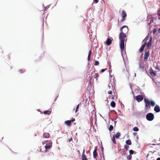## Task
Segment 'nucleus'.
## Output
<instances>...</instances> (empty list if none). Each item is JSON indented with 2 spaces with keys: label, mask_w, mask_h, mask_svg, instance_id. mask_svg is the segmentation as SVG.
<instances>
[{
  "label": "nucleus",
  "mask_w": 160,
  "mask_h": 160,
  "mask_svg": "<svg viewBox=\"0 0 160 160\" xmlns=\"http://www.w3.org/2000/svg\"><path fill=\"white\" fill-rule=\"evenodd\" d=\"M139 67L140 68L142 71H144V66L143 62L141 61H139Z\"/></svg>",
  "instance_id": "9d476101"
},
{
  "label": "nucleus",
  "mask_w": 160,
  "mask_h": 160,
  "mask_svg": "<svg viewBox=\"0 0 160 160\" xmlns=\"http://www.w3.org/2000/svg\"><path fill=\"white\" fill-rule=\"evenodd\" d=\"M112 121L114 123V124L115 125V124L116 123V121L113 120V121Z\"/></svg>",
  "instance_id": "5fc2aeb1"
},
{
  "label": "nucleus",
  "mask_w": 160,
  "mask_h": 160,
  "mask_svg": "<svg viewBox=\"0 0 160 160\" xmlns=\"http://www.w3.org/2000/svg\"><path fill=\"white\" fill-rule=\"evenodd\" d=\"M112 139L113 142L114 144H116V141L115 140V137H114V136H113Z\"/></svg>",
  "instance_id": "b1692460"
},
{
  "label": "nucleus",
  "mask_w": 160,
  "mask_h": 160,
  "mask_svg": "<svg viewBox=\"0 0 160 160\" xmlns=\"http://www.w3.org/2000/svg\"><path fill=\"white\" fill-rule=\"evenodd\" d=\"M113 128V126L112 125H110L109 128H108V129L109 131H112Z\"/></svg>",
  "instance_id": "c85d7f7f"
},
{
  "label": "nucleus",
  "mask_w": 160,
  "mask_h": 160,
  "mask_svg": "<svg viewBox=\"0 0 160 160\" xmlns=\"http://www.w3.org/2000/svg\"><path fill=\"white\" fill-rule=\"evenodd\" d=\"M85 149H84L83 150V152H82V156H83V155H86L85 154Z\"/></svg>",
  "instance_id": "a18cd8bd"
},
{
  "label": "nucleus",
  "mask_w": 160,
  "mask_h": 160,
  "mask_svg": "<svg viewBox=\"0 0 160 160\" xmlns=\"http://www.w3.org/2000/svg\"><path fill=\"white\" fill-rule=\"evenodd\" d=\"M133 130L135 131H139V129L137 127H134L133 129Z\"/></svg>",
  "instance_id": "7c9ffc66"
},
{
  "label": "nucleus",
  "mask_w": 160,
  "mask_h": 160,
  "mask_svg": "<svg viewBox=\"0 0 160 160\" xmlns=\"http://www.w3.org/2000/svg\"><path fill=\"white\" fill-rule=\"evenodd\" d=\"M114 96H112V97H111V99H114Z\"/></svg>",
  "instance_id": "4d7b16f0"
},
{
  "label": "nucleus",
  "mask_w": 160,
  "mask_h": 160,
  "mask_svg": "<svg viewBox=\"0 0 160 160\" xmlns=\"http://www.w3.org/2000/svg\"><path fill=\"white\" fill-rule=\"evenodd\" d=\"M119 101V102H121V106L122 107V102H120V101Z\"/></svg>",
  "instance_id": "338daca9"
},
{
  "label": "nucleus",
  "mask_w": 160,
  "mask_h": 160,
  "mask_svg": "<svg viewBox=\"0 0 160 160\" xmlns=\"http://www.w3.org/2000/svg\"><path fill=\"white\" fill-rule=\"evenodd\" d=\"M112 92L111 90H110L108 92V94H112Z\"/></svg>",
  "instance_id": "c03bdc74"
},
{
  "label": "nucleus",
  "mask_w": 160,
  "mask_h": 160,
  "mask_svg": "<svg viewBox=\"0 0 160 160\" xmlns=\"http://www.w3.org/2000/svg\"><path fill=\"white\" fill-rule=\"evenodd\" d=\"M150 55V53L149 51L146 52H145L144 55V59L147 60L148 59Z\"/></svg>",
  "instance_id": "ddd939ff"
},
{
  "label": "nucleus",
  "mask_w": 160,
  "mask_h": 160,
  "mask_svg": "<svg viewBox=\"0 0 160 160\" xmlns=\"http://www.w3.org/2000/svg\"><path fill=\"white\" fill-rule=\"evenodd\" d=\"M74 121H66L65 122V123L66 125L68 126H70L72 123V122H73Z\"/></svg>",
  "instance_id": "f3484780"
},
{
  "label": "nucleus",
  "mask_w": 160,
  "mask_h": 160,
  "mask_svg": "<svg viewBox=\"0 0 160 160\" xmlns=\"http://www.w3.org/2000/svg\"><path fill=\"white\" fill-rule=\"evenodd\" d=\"M126 143L128 145H131L132 144L131 140L129 139L126 141Z\"/></svg>",
  "instance_id": "a878e982"
},
{
  "label": "nucleus",
  "mask_w": 160,
  "mask_h": 160,
  "mask_svg": "<svg viewBox=\"0 0 160 160\" xmlns=\"http://www.w3.org/2000/svg\"><path fill=\"white\" fill-rule=\"evenodd\" d=\"M50 136L49 133L47 132H44L43 134V138H48Z\"/></svg>",
  "instance_id": "dca6fc26"
},
{
  "label": "nucleus",
  "mask_w": 160,
  "mask_h": 160,
  "mask_svg": "<svg viewBox=\"0 0 160 160\" xmlns=\"http://www.w3.org/2000/svg\"><path fill=\"white\" fill-rule=\"evenodd\" d=\"M132 158V156L131 155H129L127 156V159L128 160H130Z\"/></svg>",
  "instance_id": "2f4dec72"
},
{
  "label": "nucleus",
  "mask_w": 160,
  "mask_h": 160,
  "mask_svg": "<svg viewBox=\"0 0 160 160\" xmlns=\"http://www.w3.org/2000/svg\"><path fill=\"white\" fill-rule=\"evenodd\" d=\"M154 110L156 113L160 112V107L158 105L156 104L154 107Z\"/></svg>",
  "instance_id": "9b49d317"
},
{
  "label": "nucleus",
  "mask_w": 160,
  "mask_h": 160,
  "mask_svg": "<svg viewBox=\"0 0 160 160\" xmlns=\"http://www.w3.org/2000/svg\"><path fill=\"white\" fill-rule=\"evenodd\" d=\"M121 135V134L119 132H118L115 135H114L115 137V138H119Z\"/></svg>",
  "instance_id": "5701e85b"
},
{
  "label": "nucleus",
  "mask_w": 160,
  "mask_h": 160,
  "mask_svg": "<svg viewBox=\"0 0 160 160\" xmlns=\"http://www.w3.org/2000/svg\"><path fill=\"white\" fill-rule=\"evenodd\" d=\"M126 71L128 73V71L126 67Z\"/></svg>",
  "instance_id": "e2e57ef3"
},
{
  "label": "nucleus",
  "mask_w": 160,
  "mask_h": 160,
  "mask_svg": "<svg viewBox=\"0 0 160 160\" xmlns=\"http://www.w3.org/2000/svg\"><path fill=\"white\" fill-rule=\"evenodd\" d=\"M70 120H75V119L74 118H72V119H70Z\"/></svg>",
  "instance_id": "052dcab7"
},
{
  "label": "nucleus",
  "mask_w": 160,
  "mask_h": 160,
  "mask_svg": "<svg viewBox=\"0 0 160 160\" xmlns=\"http://www.w3.org/2000/svg\"><path fill=\"white\" fill-rule=\"evenodd\" d=\"M38 112H40L41 114H42V113H43L42 112H41L40 109H38Z\"/></svg>",
  "instance_id": "864d4df0"
},
{
  "label": "nucleus",
  "mask_w": 160,
  "mask_h": 160,
  "mask_svg": "<svg viewBox=\"0 0 160 160\" xmlns=\"http://www.w3.org/2000/svg\"><path fill=\"white\" fill-rule=\"evenodd\" d=\"M109 75H110V77H111V78H112V75H111L110 74V73H109Z\"/></svg>",
  "instance_id": "0e129e2a"
},
{
  "label": "nucleus",
  "mask_w": 160,
  "mask_h": 160,
  "mask_svg": "<svg viewBox=\"0 0 160 160\" xmlns=\"http://www.w3.org/2000/svg\"><path fill=\"white\" fill-rule=\"evenodd\" d=\"M79 104H78L76 106V110H75V113H76L78 110V108H79Z\"/></svg>",
  "instance_id": "f704fd0d"
},
{
  "label": "nucleus",
  "mask_w": 160,
  "mask_h": 160,
  "mask_svg": "<svg viewBox=\"0 0 160 160\" xmlns=\"http://www.w3.org/2000/svg\"><path fill=\"white\" fill-rule=\"evenodd\" d=\"M99 64V62L98 61H95L94 62V65L97 66Z\"/></svg>",
  "instance_id": "72a5a7b5"
},
{
  "label": "nucleus",
  "mask_w": 160,
  "mask_h": 160,
  "mask_svg": "<svg viewBox=\"0 0 160 160\" xmlns=\"http://www.w3.org/2000/svg\"><path fill=\"white\" fill-rule=\"evenodd\" d=\"M149 73L153 77L157 75L156 71L155 70H153L152 68L151 67L149 69Z\"/></svg>",
  "instance_id": "6e6552de"
},
{
  "label": "nucleus",
  "mask_w": 160,
  "mask_h": 160,
  "mask_svg": "<svg viewBox=\"0 0 160 160\" xmlns=\"http://www.w3.org/2000/svg\"><path fill=\"white\" fill-rule=\"evenodd\" d=\"M157 31V29L156 28H154L153 31V33L154 34H155Z\"/></svg>",
  "instance_id": "58836bf2"
},
{
  "label": "nucleus",
  "mask_w": 160,
  "mask_h": 160,
  "mask_svg": "<svg viewBox=\"0 0 160 160\" xmlns=\"http://www.w3.org/2000/svg\"><path fill=\"white\" fill-rule=\"evenodd\" d=\"M156 68V69L160 71V68H159V66L158 65H157Z\"/></svg>",
  "instance_id": "37998d69"
},
{
  "label": "nucleus",
  "mask_w": 160,
  "mask_h": 160,
  "mask_svg": "<svg viewBox=\"0 0 160 160\" xmlns=\"http://www.w3.org/2000/svg\"><path fill=\"white\" fill-rule=\"evenodd\" d=\"M157 14L158 16V19L160 20V8L158 10Z\"/></svg>",
  "instance_id": "c756f323"
},
{
  "label": "nucleus",
  "mask_w": 160,
  "mask_h": 160,
  "mask_svg": "<svg viewBox=\"0 0 160 160\" xmlns=\"http://www.w3.org/2000/svg\"><path fill=\"white\" fill-rule=\"evenodd\" d=\"M58 96H57V97L56 98H55L54 99V102H55V101H56L57 98H58Z\"/></svg>",
  "instance_id": "603ef678"
},
{
  "label": "nucleus",
  "mask_w": 160,
  "mask_h": 160,
  "mask_svg": "<svg viewBox=\"0 0 160 160\" xmlns=\"http://www.w3.org/2000/svg\"><path fill=\"white\" fill-rule=\"evenodd\" d=\"M149 102H151V105L152 107H154L155 105V102L152 100L149 101Z\"/></svg>",
  "instance_id": "4be33fe9"
},
{
  "label": "nucleus",
  "mask_w": 160,
  "mask_h": 160,
  "mask_svg": "<svg viewBox=\"0 0 160 160\" xmlns=\"http://www.w3.org/2000/svg\"><path fill=\"white\" fill-rule=\"evenodd\" d=\"M93 1L95 3H97L98 2L99 0H93Z\"/></svg>",
  "instance_id": "09e8293b"
},
{
  "label": "nucleus",
  "mask_w": 160,
  "mask_h": 160,
  "mask_svg": "<svg viewBox=\"0 0 160 160\" xmlns=\"http://www.w3.org/2000/svg\"><path fill=\"white\" fill-rule=\"evenodd\" d=\"M123 32L125 33H128V29L127 26H126V27L124 28H123Z\"/></svg>",
  "instance_id": "aec40b11"
},
{
  "label": "nucleus",
  "mask_w": 160,
  "mask_h": 160,
  "mask_svg": "<svg viewBox=\"0 0 160 160\" xmlns=\"http://www.w3.org/2000/svg\"><path fill=\"white\" fill-rule=\"evenodd\" d=\"M112 80H113V82H112V83H114V84H115V82H116L114 78H113L112 79Z\"/></svg>",
  "instance_id": "49530a36"
},
{
  "label": "nucleus",
  "mask_w": 160,
  "mask_h": 160,
  "mask_svg": "<svg viewBox=\"0 0 160 160\" xmlns=\"http://www.w3.org/2000/svg\"><path fill=\"white\" fill-rule=\"evenodd\" d=\"M109 69H110L111 68V65H109Z\"/></svg>",
  "instance_id": "bf43d9fd"
},
{
  "label": "nucleus",
  "mask_w": 160,
  "mask_h": 160,
  "mask_svg": "<svg viewBox=\"0 0 160 160\" xmlns=\"http://www.w3.org/2000/svg\"><path fill=\"white\" fill-rule=\"evenodd\" d=\"M82 160H88L86 155L82 156Z\"/></svg>",
  "instance_id": "cd10ccee"
},
{
  "label": "nucleus",
  "mask_w": 160,
  "mask_h": 160,
  "mask_svg": "<svg viewBox=\"0 0 160 160\" xmlns=\"http://www.w3.org/2000/svg\"><path fill=\"white\" fill-rule=\"evenodd\" d=\"M52 111L51 109H49V110L45 111L43 112V113L44 114L46 115H49L51 113Z\"/></svg>",
  "instance_id": "a211bd4d"
},
{
  "label": "nucleus",
  "mask_w": 160,
  "mask_h": 160,
  "mask_svg": "<svg viewBox=\"0 0 160 160\" xmlns=\"http://www.w3.org/2000/svg\"><path fill=\"white\" fill-rule=\"evenodd\" d=\"M19 71L21 73H22L25 72V70L23 69H21L19 70Z\"/></svg>",
  "instance_id": "ea45409f"
},
{
  "label": "nucleus",
  "mask_w": 160,
  "mask_h": 160,
  "mask_svg": "<svg viewBox=\"0 0 160 160\" xmlns=\"http://www.w3.org/2000/svg\"><path fill=\"white\" fill-rule=\"evenodd\" d=\"M110 82L109 83V84H111V85L112 86L113 88H115V84H114V83H113L112 82L111 80V79H110Z\"/></svg>",
  "instance_id": "bb28decb"
},
{
  "label": "nucleus",
  "mask_w": 160,
  "mask_h": 160,
  "mask_svg": "<svg viewBox=\"0 0 160 160\" xmlns=\"http://www.w3.org/2000/svg\"><path fill=\"white\" fill-rule=\"evenodd\" d=\"M157 160H160V158H158L157 159Z\"/></svg>",
  "instance_id": "69168bd1"
},
{
  "label": "nucleus",
  "mask_w": 160,
  "mask_h": 160,
  "mask_svg": "<svg viewBox=\"0 0 160 160\" xmlns=\"http://www.w3.org/2000/svg\"><path fill=\"white\" fill-rule=\"evenodd\" d=\"M91 53H92V51H91V50H90L89 52L88 56H91Z\"/></svg>",
  "instance_id": "79ce46f5"
},
{
  "label": "nucleus",
  "mask_w": 160,
  "mask_h": 160,
  "mask_svg": "<svg viewBox=\"0 0 160 160\" xmlns=\"http://www.w3.org/2000/svg\"><path fill=\"white\" fill-rule=\"evenodd\" d=\"M129 152L130 154V155H131L133 154V153H134V151L132 150H130L129 151Z\"/></svg>",
  "instance_id": "4c0bfd02"
},
{
  "label": "nucleus",
  "mask_w": 160,
  "mask_h": 160,
  "mask_svg": "<svg viewBox=\"0 0 160 160\" xmlns=\"http://www.w3.org/2000/svg\"><path fill=\"white\" fill-rule=\"evenodd\" d=\"M127 15L126 12L124 10H122V19L121 21V22H124L125 20Z\"/></svg>",
  "instance_id": "0eeeda50"
},
{
  "label": "nucleus",
  "mask_w": 160,
  "mask_h": 160,
  "mask_svg": "<svg viewBox=\"0 0 160 160\" xmlns=\"http://www.w3.org/2000/svg\"><path fill=\"white\" fill-rule=\"evenodd\" d=\"M110 106L113 108L115 107L116 106V103L114 101H112L110 103Z\"/></svg>",
  "instance_id": "412c9836"
},
{
  "label": "nucleus",
  "mask_w": 160,
  "mask_h": 160,
  "mask_svg": "<svg viewBox=\"0 0 160 160\" xmlns=\"http://www.w3.org/2000/svg\"><path fill=\"white\" fill-rule=\"evenodd\" d=\"M90 56H88V61H90Z\"/></svg>",
  "instance_id": "8fccbe9b"
},
{
  "label": "nucleus",
  "mask_w": 160,
  "mask_h": 160,
  "mask_svg": "<svg viewBox=\"0 0 160 160\" xmlns=\"http://www.w3.org/2000/svg\"><path fill=\"white\" fill-rule=\"evenodd\" d=\"M125 69H124L123 70V72L124 73H125V71L124 70Z\"/></svg>",
  "instance_id": "774afa93"
},
{
  "label": "nucleus",
  "mask_w": 160,
  "mask_h": 160,
  "mask_svg": "<svg viewBox=\"0 0 160 160\" xmlns=\"http://www.w3.org/2000/svg\"><path fill=\"white\" fill-rule=\"evenodd\" d=\"M145 46V43H144L143 44H142L141 46L139 49V52L141 53L143 51L144 48Z\"/></svg>",
  "instance_id": "2eb2a0df"
},
{
  "label": "nucleus",
  "mask_w": 160,
  "mask_h": 160,
  "mask_svg": "<svg viewBox=\"0 0 160 160\" xmlns=\"http://www.w3.org/2000/svg\"><path fill=\"white\" fill-rule=\"evenodd\" d=\"M98 76H99V74L98 73H95V78H96V80H97V78H98Z\"/></svg>",
  "instance_id": "e433bc0d"
},
{
  "label": "nucleus",
  "mask_w": 160,
  "mask_h": 160,
  "mask_svg": "<svg viewBox=\"0 0 160 160\" xmlns=\"http://www.w3.org/2000/svg\"><path fill=\"white\" fill-rule=\"evenodd\" d=\"M72 138H71L70 139L68 140V142H69L72 141Z\"/></svg>",
  "instance_id": "3c124183"
},
{
  "label": "nucleus",
  "mask_w": 160,
  "mask_h": 160,
  "mask_svg": "<svg viewBox=\"0 0 160 160\" xmlns=\"http://www.w3.org/2000/svg\"><path fill=\"white\" fill-rule=\"evenodd\" d=\"M158 33H160V28L158 29Z\"/></svg>",
  "instance_id": "13d9d810"
},
{
  "label": "nucleus",
  "mask_w": 160,
  "mask_h": 160,
  "mask_svg": "<svg viewBox=\"0 0 160 160\" xmlns=\"http://www.w3.org/2000/svg\"><path fill=\"white\" fill-rule=\"evenodd\" d=\"M113 40V38L111 37H108L106 40L104 42V43L107 46L110 45L112 43V41Z\"/></svg>",
  "instance_id": "39448f33"
},
{
  "label": "nucleus",
  "mask_w": 160,
  "mask_h": 160,
  "mask_svg": "<svg viewBox=\"0 0 160 160\" xmlns=\"http://www.w3.org/2000/svg\"><path fill=\"white\" fill-rule=\"evenodd\" d=\"M152 37L151 36H150L149 41L145 43V45L147 46L148 49L151 48V47L152 45Z\"/></svg>",
  "instance_id": "423d86ee"
},
{
  "label": "nucleus",
  "mask_w": 160,
  "mask_h": 160,
  "mask_svg": "<svg viewBox=\"0 0 160 160\" xmlns=\"http://www.w3.org/2000/svg\"><path fill=\"white\" fill-rule=\"evenodd\" d=\"M107 69V68H104V69H102L101 70V72H104Z\"/></svg>",
  "instance_id": "a19ab883"
},
{
  "label": "nucleus",
  "mask_w": 160,
  "mask_h": 160,
  "mask_svg": "<svg viewBox=\"0 0 160 160\" xmlns=\"http://www.w3.org/2000/svg\"><path fill=\"white\" fill-rule=\"evenodd\" d=\"M154 18L152 17H151V19L149 23H148V25L149 26V30L151 29L150 24L152 22H153Z\"/></svg>",
  "instance_id": "6ab92c4d"
},
{
  "label": "nucleus",
  "mask_w": 160,
  "mask_h": 160,
  "mask_svg": "<svg viewBox=\"0 0 160 160\" xmlns=\"http://www.w3.org/2000/svg\"><path fill=\"white\" fill-rule=\"evenodd\" d=\"M125 27H126V25H124L123 26H122L120 29V31H121V32H123V28H125Z\"/></svg>",
  "instance_id": "473e14b6"
},
{
  "label": "nucleus",
  "mask_w": 160,
  "mask_h": 160,
  "mask_svg": "<svg viewBox=\"0 0 160 160\" xmlns=\"http://www.w3.org/2000/svg\"><path fill=\"white\" fill-rule=\"evenodd\" d=\"M154 118V115L151 112L148 113L146 115V118L147 120H153Z\"/></svg>",
  "instance_id": "20e7f679"
},
{
  "label": "nucleus",
  "mask_w": 160,
  "mask_h": 160,
  "mask_svg": "<svg viewBox=\"0 0 160 160\" xmlns=\"http://www.w3.org/2000/svg\"><path fill=\"white\" fill-rule=\"evenodd\" d=\"M144 102L145 103V109L147 110L150 109L151 107L149 103V101L148 98L144 99Z\"/></svg>",
  "instance_id": "7ed1b4c3"
},
{
  "label": "nucleus",
  "mask_w": 160,
  "mask_h": 160,
  "mask_svg": "<svg viewBox=\"0 0 160 160\" xmlns=\"http://www.w3.org/2000/svg\"><path fill=\"white\" fill-rule=\"evenodd\" d=\"M45 144H46V145L45 146V151L47 152L48 151V150L50 149L52 147V142L50 140L44 141L42 142V144L43 145H44Z\"/></svg>",
  "instance_id": "f03ea898"
},
{
  "label": "nucleus",
  "mask_w": 160,
  "mask_h": 160,
  "mask_svg": "<svg viewBox=\"0 0 160 160\" xmlns=\"http://www.w3.org/2000/svg\"><path fill=\"white\" fill-rule=\"evenodd\" d=\"M95 112H92L90 115H91L92 120H97V116L96 114L94 113Z\"/></svg>",
  "instance_id": "f8f14e48"
},
{
  "label": "nucleus",
  "mask_w": 160,
  "mask_h": 160,
  "mask_svg": "<svg viewBox=\"0 0 160 160\" xmlns=\"http://www.w3.org/2000/svg\"><path fill=\"white\" fill-rule=\"evenodd\" d=\"M149 33L148 34V35L143 40L142 42L147 41L148 39L149 36Z\"/></svg>",
  "instance_id": "393cba45"
},
{
  "label": "nucleus",
  "mask_w": 160,
  "mask_h": 160,
  "mask_svg": "<svg viewBox=\"0 0 160 160\" xmlns=\"http://www.w3.org/2000/svg\"><path fill=\"white\" fill-rule=\"evenodd\" d=\"M50 5H49L48 6H47V7H44V8H45V9H48V8H49Z\"/></svg>",
  "instance_id": "de8ad7c7"
},
{
  "label": "nucleus",
  "mask_w": 160,
  "mask_h": 160,
  "mask_svg": "<svg viewBox=\"0 0 160 160\" xmlns=\"http://www.w3.org/2000/svg\"><path fill=\"white\" fill-rule=\"evenodd\" d=\"M124 148L127 151L128 150V148H129V147L127 145H125L124 146Z\"/></svg>",
  "instance_id": "c9c22d12"
},
{
  "label": "nucleus",
  "mask_w": 160,
  "mask_h": 160,
  "mask_svg": "<svg viewBox=\"0 0 160 160\" xmlns=\"http://www.w3.org/2000/svg\"><path fill=\"white\" fill-rule=\"evenodd\" d=\"M108 71H109V73H110V72H112V70L109 69Z\"/></svg>",
  "instance_id": "680f3d73"
},
{
  "label": "nucleus",
  "mask_w": 160,
  "mask_h": 160,
  "mask_svg": "<svg viewBox=\"0 0 160 160\" xmlns=\"http://www.w3.org/2000/svg\"><path fill=\"white\" fill-rule=\"evenodd\" d=\"M120 42V48L122 56L124 62L127 59V56L125 51V43L127 41L126 35L124 32H120L119 36Z\"/></svg>",
  "instance_id": "f257e3e1"
},
{
  "label": "nucleus",
  "mask_w": 160,
  "mask_h": 160,
  "mask_svg": "<svg viewBox=\"0 0 160 160\" xmlns=\"http://www.w3.org/2000/svg\"><path fill=\"white\" fill-rule=\"evenodd\" d=\"M97 148L95 147V149L93 152V157L95 159L97 157L98 154L97 152Z\"/></svg>",
  "instance_id": "4468645a"
},
{
  "label": "nucleus",
  "mask_w": 160,
  "mask_h": 160,
  "mask_svg": "<svg viewBox=\"0 0 160 160\" xmlns=\"http://www.w3.org/2000/svg\"><path fill=\"white\" fill-rule=\"evenodd\" d=\"M145 72H146V73L148 74V72L146 69H145Z\"/></svg>",
  "instance_id": "6e6d98bb"
},
{
  "label": "nucleus",
  "mask_w": 160,
  "mask_h": 160,
  "mask_svg": "<svg viewBox=\"0 0 160 160\" xmlns=\"http://www.w3.org/2000/svg\"><path fill=\"white\" fill-rule=\"evenodd\" d=\"M135 98L136 101L138 102H141L143 100V98L141 95H137L136 96Z\"/></svg>",
  "instance_id": "1a4fd4ad"
}]
</instances>
